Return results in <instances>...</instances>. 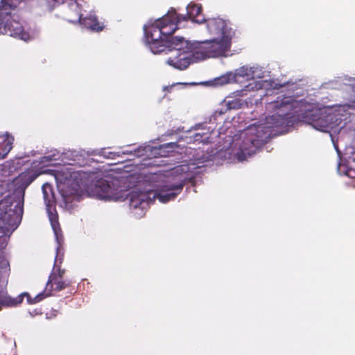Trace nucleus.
I'll return each instance as SVG.
<instances>
[{"instance_id": "nucleus-1", "label": "nucleus", "mask_w": 355, "mask_h": 355, "mask_svg": "<svg viewBox=\"0 0 355 355\" xmlns=\"http://www.w3.org/2000/svg\"><path fill=\"white\" fill-rule=\"evenodd\" d=\"M227 37H216L193 43L187 40V46H183L182 51L175 56L169 57L166 62L175 69L184 70L192 62V57L195 55L202 60L226 56L232 46V40Z\"/></svg>"}, {"instance_id": "nucleus-2", "label": "nucleus", "mask_w": 355, "mask_h": 355, "mask_svg": "<svg viewBox=\"0 0 355 355\" xmlns=\"http://www.w3.org/2000/svg\"><path fill=\"white\" fill-rule=\"evenodd\" d=\"M21 0L0 1V34L17 37L24 41L30 38L18 15Z\"/></svg>"}, {"instance_id": "nucleus-3", "label": "nucleus", "mask_w": 355, "mask_h": 355, "mask_svg": "<svg viewBox=\"0 0 355 355\" xmlns=\"http://www.w3.org/2000/svg\"><path fill=\"white\" fill-rule=\"evenodd\" d=\"M303 103L295 100L292 96H278L277 100L271 101L267 105V110L273 114L266 117V123L268 128H275L287 126L291 116L298 114L302 110Z\"/></svg>"}, {"instance_id": "nucleus-4", "label": "nucleus", "mask_w": 355, "mask_h": 355, "mask_svg": "<svg viewBox=\"0 0 355 355\" xmlns=\"http://www.w3.org/2000/svg\"><path fill=\"white\" fill-rule=\"evenodd\" d=\"M164 31L157 24V20L151 25L144 27L145 37L154 54L175 50V56L182 51L183 46H187V40L184 37H172L168 40L163 36Z\"/></svg>"}, {"instance_id": "nucleus-5", "label": "nucleus", "mask_w": 355, "mask_h": 355, "mask_svg": "<svg viewBox=\"0 0 355 355\" xmlns=\"http://www.w3.org/2000/svg\"><path fill=\"white\" fill-rule=\"evenodd\" d=\"M23 198L8 196L0 201V232L15 230L21 223L23 215Z\"/></svg>"}, {"instance_id": "nucleus-6", "label": "nucleus", "mask_w": 355, "mask_h": 355, "mask_svg": "<svg viewBox=\"0 0 355 355\" xmlns=\"http://www.w3.org/2000/svg\"><path fill=\"white\" fill-rule=\"evenodd\" d=\"M304 117L308 119L309 123H311L315 129L322 132H327L334 128V123L338 120L335 114L326 113L320 110L306 112Z\"/></svg>"}, {"instance_id": "nucleus-7", "label": "nucleus", "mask_w": 355, "mask_h": 355, "mask_svg": "<svg viewBox=\"0 0 355 355\" xmlns=\"http://www.w3.org/2000/svg\"><path fill=\"white\" fill-rule=\"evenodd\" d=\"M94 192L100 199L118 200L121 198L118 180H99L94 187Z\"/></svg>"}, {"instance_id": "nucleus-8", "label": "nucleus", "mask_w": 355, "mask_h": 355, "mask_svg": "<svg viewBox=\"0 0 355 355\" xmlns=\"http://www.w3.org/2000/svg\"><path fill=\"white\" fill-rule=\"evenodd\" d=\"M70 284V281L65 280L64 279V277L60 276V275H56L55 272H52L49 277L44 291L37 295L34 297V300L31 302L37 303L45 297L50 296L53 291H62L69 287Z\"/></svg>"}, {"instance_id": "nucleus-9", "label": "nucleus", "mask_w": 355, "mask_h": 355, "mask_svg": "<svg viewBox=\"0 0 355 355\" xmlns=\"http://www.w3.org/2000/svg\"><path fill=\"white\" fill-rule=\"evenodd\" d=\"M205 22L209 33L211 35L223 39L227 36V39L232 40L235 35L232 28L227 26V21L220 17L209 18Z\"/></svg>"}, {"instance_id": "nucleus-10", "label": "nucleus", "mask_w": 355, "mask_h": 355, "mask_svg": "<svg viewBox=\"0 0 355 355\" xmlns=\"http://www.w3.org/2000/svg\"><path fill=\"white\" fill-rule=\"evenodd\" d=\"M184 184L185 182L183 180L175 182H166L161 186L159 191L155 194V197L163 203L174 200L182 191Z\"/></svg>"}, {"instance_id": "nucleus-11", "label": "nucleus", "mask_w": 355, "mask_h": 355, "mask_svg": "<svg viewBox=\"0 0 355 355\" xmlns=\"http://www.w3.org/2000/svg\"><path fill=\"white\" fill-rule=\"evenodd\" d=\"M181 21L179 15L177 14L175 9L171 8L167 14L157 20V24L159 25L162 29L166 33H163V36L171 40L172 35L178 29V24Z\"/></svg>"}, {"instance_id": "nucleus-12", "label": "nucleus", "mask_w": 355, "mask_h": 355, "mask_svg": "<svg viewBox=\"0 0 355 355\" xmlns=\"http://www.w3.org/2000/svg\"><path fill=\"white\" fill-rule=\"evenodd\" d=\"M38 173L33 170L26 171L19 174L12 181L15 189L24 193L26 189L37 178Z\"/></svg>"}, {"instance_id": "nucleus-13", "label": "nucleus", "mask_w": 355, "mask_h": 355, "mask_svg": "<svg viewBox=\"0 0 355 355\" xmlns=\"http://www.w3.org/2000/svg\"><path fill=\"white\" fill-rule=\"evenodd\" d=\"M187 15H179L181 21L189 19L198 24H202L206 21L202 14V7L200 4L191 3L187 6Z\"/></svg>"}, {"instance_id": "nucleus-14", "label": "nucleus", "mask_w": 355, "mask_h": 355, "mask_svg": "<svg viewBox=\"0 0 355 355\" xmlns=\"http://www.w3.org/2000/svg\"><path fill=\"white\" fill-rule=\"evenodd\" d=\"M47 190H49V191L51 192L52 188L50 184H44L42 186L44 199L45 201L46 205L48 208V211H49V220L51 221V226H52L53 230L56 231V227L59 225L58 218L57 214H53L50 211V207L52 206L53 200L51 198H49Z\"/></svg>"}, {"instance_id": "nucleus-15", "label": "nucleus", "mask_w": 355, "mask_h": 355, "mask_svg": "<svg viewBox=\"0 0 355 355\" xmlns=\"http://www.w3.org/2000/svg\"><path fill=\"white\" fill-rule=\"evenodd\" d=\"M78 21L86 28H89L93 31L99 32L103 31L104 28L103 24L98 21L97 17L95 15H89L87 17H82V15H80L78 17Z\"/></svg>"}, {"instance_id": "nucleus-16", "label": "nucleus", "mask_w": 355, "mask_h": 355, "mask_svg": "<svg viewBox=\"0 0 355 355\" xmlns=\"http://www.w3.org/2000/svg\"><path fill=\"white\" fill-rule=\"evenodd\" d=\"M130 206L134 209L144 207L148 204L146 194L142 192L132 191L129 196Z\"/></svg>"}, {"instance_id": "nucleus-17", "label": "nucleus", "mask_w": 355, "mask_h": 355, "mask_svg": "<svg viewBox=\"0 0 355 355\" xmlns=\"http://www.w3.org/2000/svg\"><path fill=\"white\" fill-rule=\"evenodd\" d=\"M5 139L0 144V159L6 158L7 155L12 148V144L14 141V137L10 135L8 132L4 135Z\"/></svg>"}, {"instance_id": "nucleus-18", "label": "nucleus", "mask_w": 355, "mask_h": 355, "mask_svg": "<svg viewBox=\"0 0 355 355\" xmlns=\"http://www.w3.org/2000/svg\"><path fill=\"white\" fill-rule=\"evenodd\" d=\"M49 3H52V5H49V10H53L55 7L62 4L64 3V0H46Z\"/></svg>"}, {"instance_id": "nucleus-19", "label": "nucleus", "mask_w": 355, "mask_h": 355, "mask_svg": "<svg viewBox=\"0 0 355 355\" xmlns=\"http://www.w3.org/2000/svg\"><path fill=\"white\" fill-rule=\"evenodd\" d=\"M248 69L247 68H245V67H241L240 68L238 71H237V75L240 76H248Z\"/></svg>"}, {"instance_id": "nucleus-20", "label": "nucleus", "mask_w": 355, "mask_h": 355, "mask_svg": "<svg viewBox=\"0 0 355 355\" xmlns=\"http://www.w3.org/2000/svg\"><path fill=\"white\" fill-rule=\"evenodd\" d=\"M346 175L349 176V178H355V170L352 168H349L347 173Z\"/></svg>"}, {"instance_id": "nucleus-21", "label": "nucleus", "mask_w": 355, "mask_h": 355, "mask_svg": "<svg viewBox=\"0 0 355 355\" xmlns=\"http://www.w3.org/2000/svg\"><path fill=\"white\" fill-rule=\"evenodd\" d=\"M55 272V271H53ZM56 275H60L62 277H64V275L65 273V270H62L60 268H58L57 271L55 272Z\"/></svg>"}, {"instance_id": "nucleus-22", "label": "nucleus", "mask_w": 355, "mask_h": 355, "mask_svg": "<svg viewBox=\"0 0 355 355\" xmlns=\"http://www.w3.org/2000/svg\"><path fill=\"white\" fill-rule=\"evenodd\" d=\"M172 145H173V144H166V146L163 145V146H162L160 147L159 150H160L161 151H163V152H164V150H165V148H168V147H170V146H172Z\"/></svg>"}, {"instance_id": "nucleus-23", "label": "nucleus", "mask_w": 355, "mask_h": 355, "mask_svg": "<svg viewBox=\"0 0 355 355\" xmlns=\"http://www.w3.org/2000/svg\"><path fill=\"white\" fill-rule=\"evenodd\" d=\"M349 107L355 110V99L352 101L348 105Z\"/></svg>"}, {"instance_id": "nucleus-24", "label": "nucleus", "mask_w": 355, "mask_h": 355, "mask_svg": "<svg viewBox=\"0 0 355 355\" xmlns=\"http://www.w3.org/2000/svg\"><path fill=\"white\" fill-rule=\"evenodd\" d=\"M173 85L166 86L164 88V91H166L168 92H171V89L173 88Z\"/></svg>"}, {"instance_id": "nucleus-25", "label": "nucleus", "mask_w": 355, "mask_h": 355, "mask_svg": "<svg viewBox=\"0 0 355 355\" xmlns=\"http://www.w3.org/2000/svg\"><path fill=\"white\" fill-rule=\"evenodd\" d=\"M249 141L254 146H255L256 144L257 143V141L254 139H250Z\"/></svg>"}, {"instance_id": "nucleus-26", "label": "nucleus", "mask_w": 355, "mask_h": 355, "mask_svg": "<svg viewBox=\"0 0 355 355\" xmlns=\"http://www.w3.org/2000/svg\"><path fill=\"white\" fill-rule=\"evenodd\" d=\"M352 159H353V161H354V162H355V153H353L352 157Z\"/></svg>"}, {"instance_id": "nucleus-27", "label": "nucleus", "mask_w": 355, "mask_h": 355, "mask_svg": "<svg viewBox=\"0 0 355 355\" xmlns=\"http://www.w3.org/2000/svg\"><path fill=\"white\" fill-rule=\"evenodd\" d=\"M254 83H255L256 86L258 85L260 86V83H259L258 82L255 81Z\"/></svg>"}, {"instance_id": "nucleus-28", "label": "nucleus", "mask_w": 355, "mask_h": 355, "mask_svg": "<svg viewBox=\"0 0 355 355\" xmlns=\"http://www.w3.org/2000/svg\"><path fill=\"white\" fill-rule=\"evenodd\" d=\"M175 171H176V172H178V171H179L178 167H176V168H175Z\"/></svg>"}, {"instance_id": "nucleus-29", "label": "nucleus", "mask_w": 355, "mask_h": 355, "mask_svg": "<svg viewBox=\"0 0 355 355\" xmlns=\"http://www.w3.org/2000/svg\"><path fill=\"white\" fill-rule=\"evenodd\" d=\"M252 84H250L247 86V87H250L251 86Z\"/></svg>"}]
</instances>
